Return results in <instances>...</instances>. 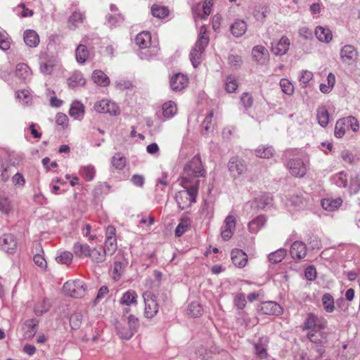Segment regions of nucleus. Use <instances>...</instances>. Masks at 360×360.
Here are the masks:
<instances>
[{"mask_svg": "<svg viewBox=\"0 0 360 360\" xmlns=\"http://www.w3.org/2000/svg\"><path fill=\"white\" fill-rule=\"evenodd\" d=\"M199 180H197L193 184L181 181V185L185 190L179 191L175 196L176 201L179 209L181 210L189 207L192 203L196 201V197L198 193Z\"/></svg>", "mask_w": 360, "mask_h": 360, "instance_id": "1", "label": "nucleus"}, {"mask_svg": "<svg viewBox=\"0 0 360 360\" xmlns=\"http://www.w3.org/2000/svg\"><path fill=\"white\" fill-rule=\"evenodd\" d=\"M205 173L200 157L195 155L185 166L181 181L193 184L198 180L195 178L204 176Z\"/></svg>", "mask_w": 360, "mask_h": 360, "instance_id": "2", "label": "nucleus"}, {"mask_svg": "<svg viewBox=\"0 0 360 360\" xmlns=\"http://www.w3.org/2000/svg\"><path fill=\"white\" fill-rule=\"evenodd\" d=\"M139 327V321L131 314L127 318V322L117 321L115 328L117 335L122 340H129L137 332Z\"/></svg>", "mask_w": 360, "mask_h": 360, "instance_id": "3", "label": "nucleus"}, {"mask_svg": "<svg viewBox=\"0 0 360 360\" xmlns=\"http://www.w3.org/2000/svg\"><path fill=\"white\" fill-rule=\"evenodd\" d=\"M202 30L198 39L190 53V60L194 68H197L202 60V54L209 44V37L204 35Z\"/></svg>", "mask_w": 360, "mask_h": 360, "instance_id": "4", "label": "nucleus"}, {"mask_svg": "<svg viewBox=\"0 0 360 360\" xmlns=\"http://www.w3.org/2000/svg\"><path fill=\"white\" fill-rule=\"evenodd\" d=\"M63 288L66 295L75 298H81L86 292L85 283L81 280L67 281Z\"/></svg>", "mask_w": 360, "mask_h": 360, "instance_id": "5", "label": "nucleus"}, {"mask_svg": "<svg viewBox=\"0 0 360 360\" xmlns=\"http://www.w3.org/2000/svg\"><path fill=\"white\" fill-rule=\"evenodd\" d=\"M227 167L231 176L234 179L244 174L248 169L246 162L238 156H233L228 162Z\"/></svg>", "mask_w": 360, "mask_h": 360, "instance_id": "6", "label": "nucleus"}, {"mask_svg": "<svg viewBox=\"0 0 360 360\" xmlns=\"http://www.w3.org/2000/svg\"><path fill=\"white\" fill-rule=\"evenodd\" d=\"M143 297L145 302V316L148 319H152L157 314L159 309L156 297L151 292H144Z\"/></svg>", "mask_w": 360, "mask_h": 360, "instance_id": "7", "label": "nucleus"}, {"mask_svg": "<svg viewBox=\"0 0 360 360\" xmlns=\"http://www.w3.org/2000/svg\"><path fill=\"white\" fill-rule=\"evenodd\" d=\"M94 108L98 112L108 113L111 115H117L120 112L116 103L105 99L96 102L94 104Z\"/></svg>", "mask_w": 360, "mask_h": 360, "instance_id": "8", "label": "nucleus"}, {"mask_svg": "<svg viewBox=\"0 0 360 360\" xmlns=\"http://www.w3.org/2000/svg\"><path fill=\"white\" fill-rule=\"evenodd\" d=\"M326 326V321L315 316L314 314H309L304 321L303 329L310 330H321Z\"/></svg>", "mask_w": 360, "mask_h": 360, "instance_id": "9", "label": "nucleus"}, {"mask_svg": "<svg viewBox=\"0 0 360 360\" xmlns=\"http://www.w3.org/2000/svg\"><path fill=\"white\" fill-rule=\"evenodd\" d=\"M89 40L90 37L85 36L82 38L81 44L76 49V60L80 64H84L89 57V51L87 49V46L90 45Z\"/></svg>", "mask_w": 360, "mask_h": 360, "instance_id": "10", "label": "nucleus"}, {"mask_svg": "<svg viewBox=\"0 0 360 360\" xmlns=\"http://www.w3.org/2000/svg\"><path fill=\"white\" fill-rule=\"evenodd\" d=\"M1 249L8 254H14L17 250V240L11 233H5L0 238Z\"/></svg>", "mask_w": 360, "mask_h": 360, "instance_id": "11", "label": "nucleus"}, {"mask_svg": "<svg viewBox=\"0 0 360 360\" xmlns=\"http://www.w3.org/2000/svg\"><path fill=\"white\" fill-rule=\"evenodd\" d=\"M287 166L290 172L295 176L302 177L306 174V166L300 158L290 160Z\"/></svg>", "mask_w": 360, "mask_h": 360, "instance_id": "12", "label": "nucleus"}, {"mask_svg": "<svg viewBox=\"0 0 360 360\" xmlns=\"http://www.w3.org/2000/svg\"><path fill=\"white\" fill-rule=\"evenodd\" d=\"M188 77L181 73L172 75L169 82L171 89L175 91L184 89L188 85Z\"/></svg>", "mask_w": 360, "mask_h": 360, "instance_id": "13", "label": "nucleus"}, {"mask_svg": "<svg viewBox=\"0 0 360 360\" xmlns=\"http://www.w3.org/2000/svg\"><path fill=\"white\" fill-rule=\"evenodd\" d=\"M289 46L290 40L287 37L283 36L279 41L271 43V51L276 56H283L288 51Z\"/></svg>", "mask_w": 360, "mask_h": 360, "instance_id": "14", "label": "nucleus"}, {"mask_svg": "<svg viewBox=\"0 0 360 360\" xmlns=\"http://www.w3.org/2000/svg\"><path fill=\"white\" fill-rule=\"evenodd\" d=\"M357 51L355 48L352 45L344 46L340 51V57L344 63L348 64L355 61L357 58Z\"/></svg>", "mask_w": 360, "mask_h": 360, "instance_id": "15", "label": "nucleus"}, {"mask_svg": "<svg viewBox=\"0 0 360 360\" xmlns=\"http://www.w3.org/2000/svg\"><path fill=\"white\" fill-rule=\"evenodd\" d=\"M261 311L264 314L280 315L283 312V309L280 304L275 302L269 301L262 304Z\"/></svg>", "mask_w": 360, "mask_h": 360, "instance_id": "16", "label": "nucleus"}, {"mask_svg": "<svg viewBox=\"0 0 360 360\" xmlns=\"http://www.w3.org/2000/svg\"><path fill=\"white\" fill-rule=\"evenodd\" d=\"M290 253L293 259L304 258L307 255L306 245L301 241H295L290 247Z\"/></svg>", "mask_w": 360, "mask_h": 360, "instance_id": "17", "label": "nucleus"}, {"mask_svg": "<svg viewBox=\"0 0 360 360\" xmlns=\"http://www.w3.org/2000/svg\"><path fill=\"white\" fill-rule=\"evenodd\" d=\"M231 256L234 265L239 268L244 267L248 262V256L242 250H232Z\"/></svg>", "mask_w": 360, "mask_h": 360, "instance_id": "18", "label": "nucleus"}, {"mask_svg": "<svg viewBox=\"0 0 360 360\" xmlns=\"http://www.w3.org/2000/svg\"><path fill=\"white\" fill-rule=\"evenodd\" d=\"M248 25L245 20L237 19L231 25L230 31L235 37H242L247 31Z\"/></svg>", "mask_w": 360, "mask_h": 360, "instance_id": "19", "label": "nucleus"}, {"mask_svg": "<svg viewBox=\"0 0 360 360\" xmlns=\"http://www.w3.org/2000/svg\"><path fill=\"white\" fill-rule=\"evenodd\" d=\"M23 39L29 47H37L39 44V37L33 30H26L23 33Z\"/></svg>", "mask_w": 360, "mask_h": 360, "instance_id": "20", "label": "nucleus"}, {"mask_svg": "<svg viewBox=\"0 0 360 360\" xmlns=\"http://www.w3.org/2000/svg\"><path fill=\"white\" fill-rule=\"evenodd\" d=\"M342 204L341 198H326L321 200L322 207L329 212L338 210Z\"/></svg>", "mask_w": 360, "mask_h": 360, "instance_id": "21", "label": "nucleus"}, {"mask_svg": "<svg viewBox=\"0 0 360 360\" xmlns=\"http://www.w3.org/2000/svg\"><path fill=\"white\" fill-rule=\"evenodd\" d=\"M151 42V35L148 32H141L135 38L136 44L142 49L149 47Z\"/></svg>", "mask_w": 360, "mask_h": 360, "instance_id": "22", "label": "nucleus"}, {"mask_svg": "<svg viewBox=\"0 0 360 360\" xmlns=\"http://www.w3.org/2000/svg\"><path fill=\"white\" fill-rule=\"evenodd\" d=\"M15 75L20 79L29 80L32 75L31 69L25 63H19L16 65Z\"/></svg>", "mask_w": 360, "mask_h": 360, "instance_id": "23", "label": "nucleus"}, {"mask_svg": "<svg viewBox=\"0 0 360 360\" xmlns=\"http://www.w3.org/2000/svg\"><path fill=\"white\" fill-rule=\"evenodd\" d=\"M315 35L320 41L325 43L330 42L333 37L331 31L328 28L322 26L316 27Z\"/></svg>", "mask_w": 360, "mask_h": 360, "instance_id": "24", "label": "nucleus"}, {"mask_svg": "<svg viewBox=\"0 0 360 360\" xmlns=\"http://www.w3.org/2000/svg\"><path fill=\"white\" fill-rule=\"evenodd\" d=\"M266 222V219L264 215H259L253 219L248 224L249 231L252 233H257Z\"/></svg>", "mask_w": 360, "mask_h": 360, "instance_id": "25", "label": "nucleus"}, {"mask_svg": "<svg viewBox=\"0 0 360 360\" xmlns=\"http://www.w3.org/2000/svg\"><path fill=\"white\" fill-rule=\"evenodd\" d=\"M307 338L312 344L327 343V336L321 330H310L307 333Z\"/></svg>", "mask_w": 360, "mask_h": 360, "instance_id": "26", "label": "nucleus"}, {"mask_svg": "<svg viewBox=\"0 0 360 360\" xmlns=\"http://www.w3.org/2000/svg\"><path fill=\"white\" fill-rule=\"evenodd\" d=\"M91 78L96 84L101 86H107L110 84L109 77L102 70H94Z\"/></svg>", "mask_w": 360, "mask_h": 360, "instance_id": "27", "label": "nucleus"}, {"mask_svg": "<svg viewBox=\"0 0 360 360\" xmlns=\"http://www.w3.org/2000/svg\"><path fill=\"white\" fill-rule=\"evenodd\" d=\"M137 297V293L134 290H129L122 295L120 300V303L122 305L127 306H129L131 304H136Z\"/></svg>", "mask_w": 360, "mask_h": 360, "instance_id": "28", "label": "nucleus"}, {"mask_svg": "<svg viewBox=\"0 0 360 360\" xmlns=\"http://www.w3.org/2000/svg\"><path fill=\"white\" fill-rule=\"evenodd\" d=\"M91 248L87 244L75 243L72 248L75 255L77 257H88L90 255Z\"/></svg>", "mask_w": 360, "mask_h": 360, "instance_id": "29", "label": "nucleus"}, {"mask_svg": "<svg viewBox=\"0 0 360 360\" xmlns=\"http://www.w3.org/2000/svg\"><path fill=\"white\" fill-rule=\"evenodd\" d=\"M272 200L273 198L270 193H264L257 198L255 201L252 202V205H255L259 209H264L266 206L271 204Z\"/></svg>", "mask_w": 360, "mask_h": 360, "instance_id": "30", "label": "nucleus"}, {"mask_svg": "<svg viewBox=\"0 0 360 360\" xmlns=\"http://www.w3.org/2000/svg\"><path fill=\"white\" fill-rule=\"evenodd\" d=\"M255 155L259 158L269 159L274 154V149L271 146H259L255 150Z\"/></svg>", "mask_w": 360, "mask_h": 360, "instance_id": "31", "label": "nucleus"}, {"mask_svg": "<svg viewBox=\"0 0 360 360\" xmlns=\"http://www.w3.org/2000/svg\"><path fill=\"white\" fill-rule=\"evenodd\" d=\"M86 84V79L84 78L83 75L79 72H74L68 79V84L72 88L79 86H84Z\"/></svg>", "mask_w": 360, "mask_h": 360, "instance_id": "32", "label": "nucleus"}, {"mask_svg": "<svg viewBox=\"0 0 360 360\" xmlns=\"http://www.w3.org/2000/svg\"><path fill=\"white\" fill-rule=\"evenodd\" d=\"M316 118L319 124L321 127H326L328 125L329 121V113L325 106H321L317 109Z\"/></svg>", "mask_w": 360, "mask_h": 360, "instance_id": "33", "label": "nucleus"}, {"mask_svg": "<svg viewBox=\"0 0 360 360\" xmlns=\"http://www.w3.org/2000/svg\"><path fill=\"white\" fill-rule=\"evenodd\" d=\"M332 183L340 188H345L347 186V176L346 173L340 172L331 176Z\"/></svg>", "mask_w": 360, "mask_h": 360, "instance_id": "34", "label": "nucleus"}, {"mask_svg": "<svg viewBox=\"0 0 360 360\" xmlns=\"http://www.w3.org/2000/svg\"><path fill=\"white\" fill-rule=\"evenodd\" d=\"M37 325L38 321L34 319L27 320L25 322L23 328L26 330L25 335L27 337L31 338L36 333Z\"/></svg>", "mask_w": 360, "mask_h": 360, "instance_id": "35", "label": "nucleus"}, {"mask_svg": "<svg viewBox=\"0 0 360 360\" xmlns=\"http://www.w3.org/2000/svg\"><path fill=\"white\" fill-rule=\"evenodd\" d=\"M176 106L174 102L167 101L162 105V115L167 118L172 117L176 113Z\"/></svg>", "mask_w": 360, "mask_h": 360, "instance_id": "36", "label": "nucleus"}, {"mask_svg": "<svg viewBox=\"0 0 360 360\" xmlns=\"http://www.w3.org/2000/svg\"><path fill=\"white\" fill-rule=\"evenodd\" d=\"M84 112V107L83 104L77 101H74L69 110V114L71 117L75 118L79 117L82 115Z\"/></svg>", "mask_w": 360, "mask_h": 360, "instance_id": "37", "label": "nucleus"}, {"mask_svg": "<svg viewBox=\"0 0 360 360\" xmlns=\"http://www.w3.org/2000/svg\"><path fill=\"white\" fill-rule=\"evenodd\" d=\"M80 175L87 181H92L96 174V170L94 166L87 165L81 167L79 170Z\"/></svg>", "mask_w": 360, "mask_h": 360, "instance_id": "38", "label": "nucleus"}, {"mask_svg": "<svg viewBox=\"0 0 360 360\" xmlns=\"http://www.w3.org/2000/svg\"><path fill=\"white\" fill-rule=\"evenodd\" d=\"M191 220L187 217H183L181 218L179 224L176 228L175 236L177 237L181 236L186 231L190 225Z\"/></svg>", "mask_w": 360, "mask_h": 360, "instance_id": "39", "label": "nucleus"}, {"mask_svg": "<svg viewBox=\"0 0 360 360\" xmlns=\"http://www.w3.org/2000/svg\"><path fill=\"white\" fill-rule=\"evenodd\" d=\"M107 254L104 251L98 250L96 248L91 249L90 255L88 257H90L94 262L97 264L102 263L105 260V257Z\"/></svg>", "mask_w": 360, "mask_h": 360, "instance_id": "40", "label": "nucleus"}, {"mask_svg": "<svg viewBox=\"0 0 360 360\" xmlns=\"http://www.w3.org/2000/svg\"><path fill=\"white\" fill-rule=\"evenodd\" d=\"M269 7L264 6L255 8L253 11L254 17L259 21H264L267 15L269 13Z\"/></svg>", "mask_w": 360, "mask_h": 360, "instance_id": "41", "label": "nucleus"}, {"mask_svg": "<svg viewBox=\"0 0 360 360\" xmlns=\"http://www.w3.org/2000/svg\"><path fill=\"white\" fill-rule=\"evenodd\" d=\"M152 15L158 18H164L169 15V10L167 7L153 5L151 7Z\"/></svg>", "mask_w": 360, "mask_h": 360, "instance_id": "42", "label": "nucleus"}, {"mask_svg": "<svg viewBox=\"0 0 360 360\" xmlns=\"http://www.w3.org/2000/svg\"><path fill=\"white\" fill-rule=\"evenodd\" d=\"M286 255V250L284 249H279L269 255L268 258L270 262L273 264H278L281 262Z\"/></svg>", "mask_w": 360, "mask_h": 360, "instance_id": "43", "label": "nucleus"}, {"mask_svg": "<svg viewBox=\"0 0 360 360\" xmlns=\"http://www.w3.org/2000/svg\"><path fill=\"white\" fill-rule=\"evenodd\" d=\"M11 37L5 30L0 27V49L6 51L11 46Z\"/></svg>", "mask_w": 360, "mask_h": 360, "instance_id": "44", "label": "nucleus"}, {"mask_svg": "<svg viewBox=\"0 0 360 360\" xmlns=\"http://www.w3.org/2000/svg\"><path fill=\"white\" fill-rule=\"evenodd\" d=\"M83 315L81 312H75L70 316V325L74 330L79 329L82 325Z\"/></svg>", "mask_w": 360, "mask_h": 360, "instance_id": "45", "label": "nucleus"}, {"mask_svg": "<svg viewBox=\"0 0 360 360\" xmlns=\"http://www.w3.org/2000/svg\"><path fill=\"white\" fill-rule=\"evenodd\" d=\"M346 122H345L343 118L339 119L335 124L334 134L338 139H341L345 134Z\"/></svg>", "mask_w": 360, "mask_h": 360, "instance_id": "46", "label": "nucleus"}, {"mask_svg": "<svg viewBox=\"0 0 360 360\" xmlns=\"http://www.w3.org/2000/svg\"><path fill=\"white\" fill-rule=\"evenodd\" d=\"M126 158L121 155L120 153H117L112 158V165L116 169H123L126 165Z\"/></svg>", "mask_w": 360, "mask_h": 360, "instance_id": "47", "label": "nucleus"}, {"mask_svg": "<svg viewBox=\"0 0 360 360\" xmlns=\"http://www.w3.org/2000/svg\"><path fill=\"white\" fill-rule=\"evenodd\" d=\"M84 15L80 12H74L69 18V26L75 29L79 23L83 22Z\"/></svg>", "mask_w": 360, "mask_h": 360, "instance_id": "48", "label": "nucleus"}, {"mask_svg": "<svg viewBox=\"0 0 360 360\" xmlns=\"http://www.w3.org/2000/svg\"><path fill=\"white\" fill-rule=\"evenodd\" d=\"M188 314L193 317H199L202 314V308L198 302H193L188 307Z\"/></svg>", "mask_w": 360, "mask_h": 360, "instance_id": "49", "label": "nucleus"}, {"mask_svg": "<svg viewBox=\"0 0 360 360\" xmlns=\"http://www.w3.org/2000/svg\"><path fill=\"white\" fill-rule=\"evenodd\" d=\"M322 302L327 312H332L334 310V300L331 295L328 293L323 295Z\"/></svg>", "mask_w": 360, "mask_h": 360, "instance_id": "50", "label": "nucleus"}, {"mask_svg": "<svg viewBox=\"0 0 360 360\" xmlns=\"http://www.w3.org/2000/svg\"><path fill=\"white\" fill-rule=\"evenodd\" d=\"M290 201L292 205L300 209L307 205V200L302 195H293L290 197Z\"/></svg>", "mask_w": 360, "mask_h": 360, "instance_id": "51", "label": "nucleus"}, {"mask_svg": "<svg viewBox=\"0 0 360 360\" xmlns=\"http://www.w3.org/2000/svg\"><path fill=\"white\" fill-rule=\"evenodd\" d=\"M117 249V240H105L104 243V251L109 255H112Z\"/></svg>", "mask_w": 360, "mask_h": 360, "instance_id": "52", "label": "nucleus"}, {"mask_svg": "<svg viewBox=\"0 0 360 360\" xmlns=\"http://www.w3.org/2000/svg\"><path fill=\"white\" fill-rule=\"evenodd\" d=\"M73 258V254L69 251L63 252L59 256L56 257L58 263L63 264H70Z\"/></svg>", "mask_w": 360, "mask_h": 360, "instance_id": "53", "label": "nucleus"}, {"mask_svg": "<svg viewBox=\"0 0 360 360\" xmlns=\"http://www.w3.org/2000/svg\"><path fill=\"white\" fill-rule=\"evenodd\" d=\"M265 51H266V49L263 46L257 45L254 46L252 50L253 58L257 62H260L263 58Z\"/></svg>", "mask_w": 360, "mask_h": 360, "instance_id": "54", "label": "nucleus"}, {"mask_svg": "<svg viewBox=\"0 0 360 360\" xmlns=\"http://www.w3.org/2000/svg\"><path fill=\"white\" fill-rule=\"evenodd\" d=\"M343 120L345 122H346L347 127H350L352 131H358L359 129V123L356 117L350 115L346 117H343Z\"/></svg>", "mask_w": 360, "mask_h": 360, "instance_id": "55", "label": "nucleus"}, {"mask_svg": "<svg viewBox=\"0 0 360 360\" xmlns=\"http://www.w3.org/2000/svg\"><path fill=\"white\" fill-rule=\"evenodd\" d=\"M280 86L283 93L287 95H291L294 92V86L292 83L287 79H281Z\"/></svg>", "mask_w": 360, "mask_h": 360, "instance_id": "56", "label": "nucleus"}, {"mask_svg": "<svg viewBox=\"0 0 360 360\" xmlns=\"http://www.w3.org/2000/svg\"><path fill=\"white\" fill-rule=\"evenodd\" d=\"M238 88V83L235 78L229 75L226 77V83H225V89L228 93L234 92Z\"/></svg>", "mask_w": 360, "mask_h": 360, "instance_id": "57", "label": "nucleus"}, {"mask_svg": "<svg viewBox=\"0 0 360 360\" xmlns=\"http://www.w3.org/2000/svg\"><path fill=\"white\" fill-rule=\"evenodd\" d=\"M313 78V73L309 70H302L299 81L302 87H307L309 82Z\"/></svg>", "mask_w": 360, "mask_h": 360, "instance_id": "58", "label": "nucleus"}, {"mask_svg": "<svg viewBox=\"0 0 360 360\" xmlns=\"http://www.w3.org/2000/svg\"><path fill=\"white\" fill-rule=\"evenodd\" d=\"M53 63L50 60L46 61L41 57L40 70L43 74L50 75L53 70Z\"/></svg>", "mask_w": 360, "mask_h": 360, "instance_id": "59", "label": "nucleus"}, {"mask_svg": "<svg viewBox=\"0 0 360 360\" xmlns=\"http://www.w3.org/2000/svg\"><path fill=\"white\" fill-rule=\"evenodd\" d=\"M124 267V264L121 261L117 259L115 261L113 267V278L115 280H118L120 278Z\"/></svg>", "mask_w": 360, "mask_h": 360, "instance_id": "60", "label": "nucleus"}, {"mask_svg": "<svg viewBox=\"0 0 360 360\" xmlns=\"http://www.w3.org/2000/svg\"><path fill=\"white\" fill-rule=\"evenodd\" d=\"M240 103L245 109L252 107L253 98L249 93H243L240 97Z\"/></svg>", "mask_w": 360, "mask_h": 360, "instance_id": "61", "label": "nucleus"}, {"mask_svg": "<svg viewBox=\"0 0 360 360\" xmlns=\"http://www.w3.org/2000/svg\"><path fill=\"white\" fill-rule=\"evenodd\" d=\"M234 304L235 306L239 309H243L246 306V300H245V296L244 293H238L235 296L234 299Z\"/></svg>", "mask_w": 360, "mask_h": 360, "instance_id": "62", "label": "nucleus"}, {"mask_svg": "<svg viewBox=\"0 0 360 360\" xmlns=\"http://www.w3.org/2000/svg\"><path fill=\"white\" fill-rule=\"evenodd\" d=\"M11 210V202L3 196H0V210L5 214H8Z\"/></svg>", "mask_w": 360, "mask_h": 360, "instance_id": "63", "label": "nucleus"}, {"mask_svg": "<svg viewBox=\"0 0 360 360\" xmlns=\"http://www.w3.org/2000/svg\"><path fill=\"white\" fill-rule=\"evenodd\" d=\"M360 189V179L355 176L351 178L349 184V192L351 194L356 193Z\"/></svg>", "mask_w": 360, "mask_h": 360, "instance_id": "64", "label": "nucleus"}]
</instances>
